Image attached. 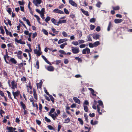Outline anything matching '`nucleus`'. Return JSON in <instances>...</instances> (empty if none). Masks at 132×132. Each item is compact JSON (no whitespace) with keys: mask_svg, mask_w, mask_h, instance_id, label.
Wrapping results in <instances>:
<instances>
[{"mask_svg":"<svg viewBox=\"0 0 132 132\" xmlns=\"http://www.w3.org/2000/svg\"><path fill=\"white\" fill-rule=\"evenodd\" d=\"M98 104L97 106V112L99 113V114L101 115L102 114L101 112H100V108L99 106H101L102 108H104V106L102 101L101 100H98Z\"/></svg>","mask_w":132,"mask_h":132,"instance_id":"nucleus-1","label":"nucleus"},{"mask_svg":"<svg viewBox=\"0 0 132 132\" xmlns=\"http://www.w3.org/2000/svg\"><path fill=\"white\" fill-rule=\"evenodd\" d=\"M71 50L72 52L74 54H78L79 52V48L76 47H72Z\"/></svg>","mask_w":132,"mask_h":132,"instance_id":"nucleus-2","label":"nucleus"},{"mask_svg":"<svg viewBox=\"0 0 132 132\" xmlns=\"http://www.w3.org/2000/svg\"><path fill=\"white\" fill-rule=\"evenodd\" d=\"M12 93L14 98L15 99H17V98L16 97L18 96L20 94V92L18 90L15 92L13 91Z\"/></svg>","mask_w":132,"mask_h":132,"instance_id":"nucleus-3","label":"nucleus"},{"mask_svg":"<svg viewBox=\"0 0 132 132\" xmlns=\"http://www.w3.org/2000/svg\"><path fill=\"white\" fill-rule=\"evenodd\" d=\"M88 54L90 53V49L87 47H86L85 49H84L82 51V53L83 54H86V53Z\"/></svg>","mask_w":132,"mask_h":132,"instance_id":"nucleus-4","label":"nucleus"},{"mask_svg":"<svg viewBox=\"0 0 132 132\" xmlns=\"http://www.w3.org/2000/svg\"><path fill=\"white\" fill-rule=\"evenodd\" d=\"M53 12L54 13H57L60 14H64V12L58 9H54Z\"/></svg>","mask_w":132,"mask_h":132,"instance_id":"nucleus-5","label":"nucleus"},{"mask_svg":"<svg viewBox=\"0 0 132 132\" xmlns=\"http://www.w3.org/2000/svg\"><path fill=\"white\" fill-rule=\"evenodd\" d=\"M42 2L41 0H33V3L36 6H38V4H40Z\"/></svg>","mask_w":132,"mask_h":132,"instance_id":"nucleus-6","label":"nucleus"},{"mask_svg":"<svg viewBox=\"0 0 132 132\" xmlns=\"http://www.w3.org/2000/svg\"><path fill=\"white\" fill-rule=\"evenodd\" d=\"M15 41L18 43H20L22 44H26L25 42L23 41L21 39H20L18 40L17 38H15Z\"/></svg>","mask_w":132,"mask_h":132,"instance_id":"nucleus-7","label":"nucleus"},{"mask_svg":"<svg viewBox=\"0 0 132 132\" xmlns=\"http://www.w3.org/2000/svg\"><path fill=\"white\" fill-rule=\"evenodd\" d=\"M12 86L11 87L12 89H14L15 88L17 87V83L14 81H12L11 82Z\"/></svg>","mask_w":132,"mask_h":132,"instance_id":"nucleus-8","label":"nucleus"},{"mask_svg":"<svg viewBox=\"0 0 132 132\" xmlns=\"http://www.w3.org/2000/svg\"><path fill=\"white\" fill-rule=\"evenodd\" d=\"M69 3L72 6L76 7L77 6V4L72 0H69Z\"/></svg>","mask_w":132,"mask_h":132,"instance_id":"nucleus-9","label":"nucleus"},{"mask_svg":"<svg viewBox=\"0 0 132 132\" xmlns=\"http://www.w3.org/2000/svg\"><path fill=\"white\" fill-rule=\"evenodd\" d=\"M47 70L50 71H53L54 70V68L52 65L48 66L47 68Z\"/></svg>","mask_w":132,"mask_h":132,"instance_id":"nucleus-10","label":"nucleus"},{"mask_svg":"<svg viewBox=\"0 0 132 132\" xmlns=\"http://www.w3.org/2000/svg\"><path fill=\"white\" fill-rule=\"evenodd\" d=\"M123 20L120 19H116L114 20V22L116 23H118L122 22Z\"/></svg>","mask_w":132,"mask_h":132,"instance_id":"nucleus-11","label":"nucleus"},{"mask_svg":"<svg viewBox=\"0 0 132 132\" xmlns=\"http://www.w3.org/2000/svg\"><path fill=\"white\" fill-rule=\"evenodd\" d=\"M73 99L76 103H78L79 104H80V101L77 97H73Z\"/></svg>","mask_w":132,"mask_h":132,"instance_id":"nucleus-12","label":"nucleus"},{"mask_svg":"<svg viewBox=\"0 0 132 132\" xmlns=\"http://www.w3.org/2000/svg\"><path fill=\"white\" fill-rule=\"evenodd\" d=\"M33 96L35 99L36 100H37L38 99L37 95L36 93V90H35L34 88L33 89Z\"/></svg>","mask_w":132,"mask_h":132,"instance_id":"nucleus-13","label":"nucleus"},{"mask_svg":"<svg viewBox=\"0 0 132 132\" xmlns=\"http://www.w3.org/2000/svg\"><path fill=\"white\" fill-rule=\"evenodd\" d=\"M80 10L86 16H89V14L88 11L84 10L82 8Z\"/></svg>","mask_w":132,"mask_h":132,"instance_id":"nucleus-14","label":"nucleus"},{"mask_svg":"<svg viewBox=\"0 0 132 132\" xmlns=\"http://www.w3.org/2000/svg\"><path fill=\"white\" fill-rule=\"evenodd\" d=\"M9 61H10L13 64H16L17 63L16 61L13 58H11L10 60H9Z\"/></svg>","mask_w":132,"mask_h":132,"instance_id":"nucleus-15","label":"nucleus"},{"mask_svg":"<svg viewBox=\"0 0 132 132\" xmlns=\"http://www.w3.org/2000/svg\"><path fill=\"white\" fill-rule=\"evenodd\" d=\"M51 21L52 23L55 25H56L57 26H59L58 24L57 23L58 22L54 18H53L51 19Z\"/></svg>","mask_w":132,"mask_h":132,"instance_id":"nucleus-16","label":"nucleus"},{"mask_svg":"<svg viewBox=\"0 0 132 132\" xmlns=\"http://www.w3.org/2000/svg\"><path fill=\"white\" fill-rule=\"evenodd\" d=\"M38 50L35 49L34 50V53L35 54H36L38 56H40L41 55V53H40L39 51Z\"/></svg>","mask_w":132,"mask_h":132,"instance_id":"nucleus-17","label":"nucleus"},{"mask_svg":"<svg viewBox=\"0 0 132 132\" xmlns=\"http://www.w3.org/2000/svg\"><path fill=\"white\" fill-rule=\"evenodd\" d=\"M42 57L45 61L48 64L50 65H51V63L50 62H49L46 58L44 55H42Z\"/></svg>","mask_w":132,"mask_h":132,"instance_id":"nucleus-18","label":"nucleus"},{"mask_svg":"<svg viewBox=\"0 0 132 132\" xmlns=\"http://www.w3.org/2000/svg\"><path fill=\"white\" fill-rule=\"evenodd\" d=\"M98 123V121L96 120L94 122V121L93 119L92 120L90 121L91 124L93 125H94L97 124Z\"/></svg>","mask_w":132,"mask_h":132,"instance_id":"nucleus-19","label":"nucleus"},{"mask_svg":"<svg viewBox=\"0 0 132 132\" xmlns=\"http://www.w3.org/2000/svg\"><path fill=\"white\" fill-rule=\"evenodd\" d=\"M88 89L91 92V93L93 95L95 96H96V94H94L95 92L93 89L91 88H88Z\"/></svg>","mask_w":132,"mask_h":132,"instance_id":"nucleus-20","label":"nucleus"},{"mask_svg":"<svg viewBox=\"0 0 132 132\" xmlns=\"http://www.w3.org/2000/svg\"><path fill=\"white\" fill-rule=\"evenodd\" d=\"M20 105L22 108L24 110L26 108V106L25 104L22 101H21L20 102Z\"/></svg>","mask_w":132,"mask_h":132,"instance_id":"nucleus-21","label":"nucleus"},{"mask_svg":"<svg viewBox=\"0 0 132 132\" xmlns=\"http://www.w3.org/2000/svg\"><path fill=\"white\" fill-rule=\"evenodd\" d=\"M112 26V23L110 21L109 22L108 26L107 28V30L108 31H109L110 30V28Z\"/></svg>","mask_w":132,"mask_h":132,"instance_id":"nucleus-22","label":"nucleus"},{"mask_svg":"<svg viewBox=\"0 0 132 132\" xmlns=\"http://www.w3.org/2000/svg\"><path fill=\"white\" fill-rule=\"evenodd\" d=\"M43 82L42 81H40L38 84H37V88H41Z\"/></svg>","mask_w":132,"mask_h":132,"instance_id":"nucleus-23","label":"nucleus"},{"mask_svg":"<svg viewBox=\"0 0 132 132\" xmlns=\"http://www.w3.org/2000/svg\"><path fill=\"white\" fill-rule=\"evenodd\" d=\"M6 32V34L7 36H9L10 37H12L13 35L11 32L10 31H9L8 30H7Z\"/></svg>","mask_w":132,"mask_h":132,"instance_id":"nucleus-24","label":"nucleus"},{"mask_svg":"<svg viewBox=\"0 0 132 132\" xmlns=\"http://www.w3.org/2000/svg\"><path fill=\"white\" fill-rule=\"evenodd\" d=\"M66 22V20H59V21L57 22V23L61 24L62 23H65Z\"/></svg>","mask_w":132,"mask_h":132,"instance_id":"nucleus-25","label":"nucleus"},{"mask_svg":"<svg viewBox=\"0 0 132 132\" xmlns=\"http://www.w3.org/2000/svg\"><path fill=\"white\" fill-rule=\"evenodd\" d=\"M34 16L36 18L37 20L38 23L39 24H41V23L40 21V19L39 17L36 14H35L34 15Z\"/></svg>","mask_w":132,"mask_h":132,"instance_id":"nucleus-26","label":"nucleus"},{"mask_svg":"<svg viewBox=\"0 0 132 132\" xmlns=\"http://www.w3.org/2000/svg\"><path fill=\"white\" fill-rule=\"evenodd\" d=\"M6 92L7 93L8 96L9 98L11 99L12 101H13V99L12 98V97H11V94L10 92L8 90H6Z\"/></svg>","mask_w":132,"mask_h":132,"instance_id":"nucleus-27","label":"nucleus"},{"mask_svg":"<svg viewBox=\"0 0 132 132\" xmlns=\"http://www.w3.org/2000/svg\"><path fill=\"white\" fill-rule=\"evenodd\" d=\"M0 30H1V32H0V33L3 35L5 33V32L3 29V27L2 26H1L0 27Z\"/></svg>","mask_w":132,"mask_h":132,"instance_id":"nucleus-28","label":"nucleus"},{"mask_svg":"<svg viewBox=\"0 0 132 132\" xmlns=\"http://www.w3.org/2000/svg\"><path fill=\"white\" fill-rule=\"evenodd\" d=\"M112 8L114 10L117 11L120 9V7L118 6H112Z\"/></svg>","mask_w":132,"mask_h":132,"instance_id":"nucleus-29","label":"nucleus"},{"mask_svg":"<svg viewBox=\"0 0 132 132\" xmlns=\"http://www.w3.org/2000/svg\"><path fill=\"white\" fill-rule=\"evenodd\" d=\"M51 30L54 33L56 34H58L59 32V31H56V29L53 28H51Z\"/></svg>","mask_w":132,"mask_h":132,"instance_id":"nucleus-30","label":"nucleus"},{"mask_svg":"<svg viewBox=\"0 0 132 132\" xmlns=\"http://www.w3.org/2000/svg\"><path fill=\"white\" fill-rule=\"evenodd\" d=\"M67 43L65 42L63 44H62L60 46V48L62 49L65 46L67 45Z\"/></svg>","mask_w":132,"mask_h":132,"instance_id":"nucleus-31","label":"nucleus"},{"mask_svg":"<svg viewBox=\"0 0 132 132\" xmlns=\"http://www.w3.org/2000/svg\"><path fill=\"white\" fill-rule=\"evenodd\" d=\"M100 37V35L98 34H96L95 36H93V37L94 39L97 40V39L99 38Z\"/></svg>","mask_w":132,"mask_h":132,"instance_id":"nucleus-32","label":"nucleus"},{"mask_svg":"<svg viewBox=\"0 0 132 132\" xmlns=\"http://www.w3.org/2000/svg\"><path fill=\"white\" fill-rule=\"evenodd\" d=\"M78 120L79 122L80 123L81 125H83L84 122L83 120L81 118H78Z\"/></svg>","mask_w":132,"mask_h":132,"instance_id":"nucleus-33","label":"nucleus"},{"mask_svg":"<svg viewBox=\"0 0 132 132\" xmlns=\"http://www.w3.org/2000/svg\"><path fill=\"white\" fill-rule=\"evenodd\" d=\"M48 129L50 130H55V129L52 126L49 125L47 126Z\"/></svg>","mask_w":132,"mask_h":132,"instance_id":"nucleus-34","label":"nucleus"},{"mask_svg":"<svg viewBox=\"0 0 132 132\" xmlns=\"http://www.w3.org/2000/svg\"><path fill=\"white\" fill-rule=\"evenodd\" d=\"M42 31L46 35H47L48 34V32L46 30L44 29H43L42 30Z\"/></svg>","mask_w":132,"mask_h":132,"instance_id":"nucleus-35","label":"nucleus"},{"mask_svg":"<svg viewBox=\"0 0 132 132\" xmlns=\"http://www.w3.org/2000/svg\"><path fill=\"white\" fill-rule=\"evenodd\" d=\"M93 44H94V47H96L97 46L99 45L100 43L99 41H96V42H95Z\"/></svg>","mask_w":132,"mask_h":132,"instance_id":"nucleus-36","label":"nucleus"},{"mask_svg":"<svg viewBox=\"0 0 132 132\" xmlns=\"http://www.w3.org/2000/svg\"><path fill=\"white\" fill-rule=\"evenodd\" d=\"M70 118L68 117L67 119L65 120V121L64 122V123H67L69 122L70 121Z\"/></svg>","mask_w":132,"mask_h":132,"instance_id":"nucleus-37","label":"nucleus"},{"mask_svg":"<svg viewBox=\"0 0 132 132\" xmlns=\"http://www.w3.org/2000/svg\"><path fill=\"white\" fill-rule=\"evenodd\" d=\"M39 109L40 111V113H42V105L39 103Z\"/></svg>","mask_w":132,"mask_h":132,"instance_id":"nucleus-38","label":"nucleus"},{"mask_svg":"<svg viewBox=\"0 0 132 132\" xmlns=\"http://www.w3.org/2000/svg\"><path fill=\"white\" fill-rule=\"evenodd\" d=\"M89 102L87 100H85L84 103L83 105V106H86L89 105Z\"/></svg>","mask_w":132,"mask_h":132,"instance_id":"nucleus-39","label":"nucleus"},{"mask_svg":"<svg viewBox=\"0 0 132 132\" xmlns=\"http://www.w3.org/2000/svg\"><path fill=\"white\" fill-rule=\"evenodd\" d=\"M75 59L76 60H77L79 62H81L82 61V60L81 59L78 57H75Z\"/></svg>","mask_w":132,"mask_h":132,"instance_id":"nucleus-40","label":"nucleus"},{"mask_svg":"<svg viewBox=\"0 0 132 132\" xmlns=\"http://www.w3.org/2000/svg\"><path fill=\"white\" fill-rule=\"evenodd\" d=\"M55 111V109L54 108H52L51 109V110L50 112L49 113L48 115H49L51 114H52L51 113L54 112Z\"/></svg>","mask_w":132,"mask_h":132,"instance_id":"nucleus-41","label":"nucleus"},{"mask_svg":"<svg viewBox=\"0 0 132 132\" xmlns=\"http://www.w3.org/2000/svg\"><path fill=\"white\" fill-rule=\"evenodd\" d=\"M84 110L86 112H87L88 110V107L86 106H83Z\"/></svg>","mask_w":132,"mask_h":132,"instance_id":"nucleus-42","label":"nucleus"},{"mask_svg":"<svg viewBox=\"0 0 132 132\" xmlns=\"http://www.w3.org/2000/svg\"><path fill=\"white\" fill-rule=\"evenodd\" d=\"M84 117L85 119V120L86 121V122H88V116L86 113L84 114Z\"/></svg>","mask_w":132,"mask_h":132,"instance_id":"nucleus-43","label":"nucleus"},{"mask_svg":"<svg viewBox=\"0 0 132 132\" xmlns=\"http://www.w3.org/2000/svg\"><path fill=\"white\" fill-rule=\"evenodd\" d=\"M21 80L23 82L24 81H27L26 78L24 76H23L21 79Z\"/></svg>","mask_w":132,"mask_h":132,"instance_id":"nucleus-44","label":"nucleus"},{"mask_svg":"<svg viewBox=\"0 0 132 132\" xmlns=\"http://www.w3.org/2000/svg\"><path fill=\"white\" fill-rule=\"evenodd\" d=\"M49 96L51 101L52 102V103H54V99L52 95H50Z\"/></svg>","mask_w":132,"mask_h":132,"instance_id":"nucleus-45","label":"nucleus"},{"mask_svg":"<svg viewBox=\"0 0 132 132\" xmlns=\"http://www.w3.org/2000/svg\"><path fill=\"white\" fill-rule=\"evenodd\" d=\"M50 19L51 18L50 16H47L45 20L46 22V23H47L48 22V21H50Z\"/></svg>","mask_w":132,"mask_h":132,"instance_id":"nucleus-46","label":"nucleus"},{"mask_svg":"<svg viewBox=\"0 0 132 132\" xmlns=\"http://www.w3.org/2000/svg\"><path fill=\"white\" fill-rule=\"evenodd\" d=\"M87 38H88V39L86 40L87 42L91 41H92L91 38L89 35L87 36Z\"/></svg>","mask_w":132,"mask_h":132,"instance_id":"nucleus-47","label":"nucleus"},{"mask_svg":"<svg viewBox=\"0 0 132 132\" xmlns=\"http://www.w3.org/2000/svg\"><path fill=\"white\" fill-rule=\"evenodd\" d=\"M96 21V19L94 18H91L90 20V22L91 23H94Z\"/></svg>","mask_w":132,"mask_h":132,"instance_id":"nucleus-48","label":"nucleus"},{"mask_svg":"<svg viewBox=\"0 0 132 132\" xmlns=\"http://www.w3.org/2000/svg\"><path fill=\"white\" fill-rule=\"evenodd\" d=\"M45 121L48 122H50L51 121L50 119L47 118L46 117H45Z\"/></svg>","mask_w":132,"mask_h":132,"instance_id":"nucleus-49","label":"nucleus"},{"mask_svg":"<svg viewBox=\"0 0 132 132\" xmlns=\"http://www.w3.org/2000/svg\"><path fill=\"white\" fill-rule=\"evenodd\" d=\"M64 11L65 13L67 14H69V12L66 8H65L64 9Z\"/></svg>","mask_w":132,"mask_h":132,"instance_id":"nucleus-50","label":"nucleus"},{"mask_svg":"<svg viewBox=\"0 0 132 132\" xmlns=\"http://www.w3.org/2000/svg\"><path fill=\"white\" fill-rule=\"evenodd\" d=\"M59 52L61 54H63L64 55H66V53H65V52L63 50H60L59 51Z\"/></svg>","mask_w":132,"mask_h":132,"instance_id":"nucleus-51","label":"nucleus"},{"mask_svg":"<svg viewBox=\"0 0 132 132\" xmlns=\"http://www.w3.org/2000/svg\"><path fill=\"white\" fill-rule=\"evenodd\" d=\"M12 9L11 8H7V11L9 13V14H11V12Z\"/></svg>","mask_w":132,"mask_h":132,"instance_id":"nucleus-52","label":"nucleus"},{"mask_svg":"<svg viewBox=\"0 0 132 132\" xmlns=\"http://www.w3.org/2000/svg\"><path fill=\"white\" fill-rule=\"evenodd\" d=\"M49 116H51L54 120H55V119L56 118V117H55L54 114H52L49 115Z\"/></svg>","mask_w":132,"mask_h":132,"instance_id":"nucleus-53","label":"nucleus"},{"mask_svg":"<svg viewBox=\"0 0 132 132\" xmlns=\"http://www.w3.org/2000/svg\"><path fill=\"white\" fill-rule=\"evenodd\" d=\"M13 127H9L7 128V130H9L10 131H8V132H12Z\"/></svg>","mask_w":132,"mask_h":132,"instance_id":"nucleus-54","label":"nucleus"},{"mask_svg":"<svg viewBox=\"0 0 132 132\" xmlns=\"http://www.w3.org/2000/svg\"><path fill=\"white\" fill-rule=\"evenodd\" d=\"M101 3L99 2H98L96 4V6L98 8H100L101 6Z\"/></svg>","mask_w":132,"mask_h":132,"instance_id":"nucleus-55","label":"nucleus"},{"mask_svg":"<svg viewBox=\"0 0 132 132\" xmlns=\"http://www.w3.org/2000/svg\"><path fill=\"white\" fill-rule=\"evenodd\" d=\"M72 44H73L74 45L77 46L78 45L79 43L77 41H76L75 42H72Z\"/></svg>","mask_w":132,"mask_h":132,"instance_id":"nucleus-56","label":"nucleus"},{"mask_svg":"<svg viewBox=\"0 0 132 132\" xmlns=\"http://www.w3.org/2000/svg\"><path fill=\"white\" fill-rule=\"evenodd\" d=\"M61 62V61L59 60H57L56 61L55 64L56 65H58Z\"/></svg>","mask_w":132,"mask_h":132,"instance_id":"nucleus-57","label":"nucleus"},{"mask_svg":"<svg viewBox=\"0 0 132 132\" xmlns=\"http://www.w3.org/2000/svg\"><path fill=\"white\" fill-rule=\"evenodd\" d=\"M90 29L91 30H93L95 28V26L94 25L92 24H91L90 26Z\"/></svg>","mask_w":132,"mask_h":132,"instance_id":"nucleus-58","label":"nucleus"},{"mask_svg":"<svg viewBox=\"0 0 132 132\" xmlns=\"http://www.w3.org/2000/svg\"><path fill=\"white\" fill-rule=\"evenodd\" d=\"M62 34L63 36L64 37H66L67 36V34L66 32L64 31H63L62 32Z\"/></svg>","mask_w":132,"mask_h":132,"instance_id":"nucleus-59","label":"nucleus"},{"mask_svg":"<svg viewBox=\"0 0 132 132\" xmlns=\"http://www.w3.org/2000/svg\"><path fill=\"white\" fill-rule=\"evenodd\" d=\"M19 4L21 5H23L24 2L23 1L21 2L20 1H19L18 2Z\"/></svg>","mask_w":132,"mask_h":132,"instance_id":"nucleus-60","label":"nucleus"},{"mask_svg":"<svg viewBox=\"0 0 132 132\" xmlns=\"http://www.w3.org/2000/svg\"><path fill=\"white\" fill-rule=\"evenodd\" d=\"M37 35V32H35V33L33 34V35H32V38L33 39Z\"/></svg>","mask_w":132,"mask_h":132,"instance_id":"nucleus-61","label":"nucleus"},{"mask_svg":"<svg viewBox=\"0 0 132 132\" xmlns=\"http://www.w3.org/2000/svg\"><path fill=\"white\" fill-rule=\"evenodd\" d=\"M63 39H60L58 42V43L59 44H61L62 43H63L64 42V41H63Z\"/></svg>","mask_w":132,"mask_h":132,"instance_id":"nucleus-62","label":"nucleus"},{"mask_svg":"<svg viewBox=\"0 0 132 132\" xmlns=\"http://www.w3.org/2000/svg\"><path fill=\"white\" fill-rule=\"evenodd\" d=\"M36 121L37 124L39 125H40L41 124V122L40 120L36 119Z\"/></svg>","mask_w":132,"mask_h":132,"instance_id":"nucleus-63","label":"nucleus"},{"mask_svg":"<svg viewBox=\"0 0 132 132\" xmlns=\"http://www.w3.org/2000/svg\"><path fill=\"white\" fill-rule=\"evenodd\" d=\"M96 30L97 31L99 32L101 30V28L99 26H97L96 29Z\"/></svg>","mask_w":132,"mask_h":132,"instance_id":"nucleus-64","label":"nucleus"}]
</instances>
